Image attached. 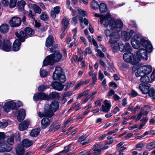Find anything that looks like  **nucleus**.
<instances>
[{
  "label": "nucleus",
  "instance_id": "1",
  "mask_svg": "<svg viewBox=\"0 0 155 155\" xmlns=\"http://www.w3.org/2000/svg\"><path fill=\"white\" fill-rule=\"evenodd\" d=\"M121 37L125 41H128L131 38V44L134 49H138L142 46L146 48L148 52L150 53L152 51L153 47L150 42L141 38L140 35L136 34L132 30H130L129 32L122 31Z\"/></svg>",
  "mask_w": 155,
  "mask_h": 155
},
{
  "label": "nucleus",
  "instance_id": "2",
  "mask_svg": "<svg viewBox=\"0 0 155 155\" xmlns=\"http://www.w3.org/2000/svg\"><path fill=\"white\" fill-rule=\"evenodd\" d=\"M101 23L106 28L109 25L111 29L117 31H121L123 27V23L121 20H118L115 21L110 17H102L101 18Z\"/></svg>",
  "mask_w": 155,
  "mask_h": 155
},
{
  "label": "nucleus",
  "instance_id": "3",
  "mask_svg": "<svg viewBox=\"0 0 155 155\" xmlns=\"http://www.w3.org/2000/svg\"><path fill=\"white\" fill-rule=\"evenodd\" d=\"M62 57V55L59 52H55L54 54L47 56L43 61V65H52L54 63L59 62Z\"/></svg>",
  "mask_w": 155,
  "mask_h": 155
},
{
  "label": "nucleus",
  "instance_id": "4",
  "mask_svg": "<svg viewBox=\"0 0 155 155\" xmlns=\"http://www.w3.org/2000/svg\"><path fill=\"white\" fill-rule=\"evenodd\" d=\"M45 107L48 108V110L49 113L48 115L52 117L54 115V113L59 109V104L57 101H52L50 105L45 104Z\"/></svg>",
  "mask_w": 155,
  "mask_h": 155
},
{
  "label": "nucleus",
  "instance_id": "5",
  "mask_svg": "<svg viewBox=\"0 0 155 155\" xmlns=\"http://www.w3.org/2000/svg\"><path fill=\"white\" fill-rule=\"evenodd\" d=\"M123 58L125 61L130 63L132 65H136L138 63L136 58H135L133 54L131 52L124 54Z\"/></svg>",
  "mask_w": 155,
  "mask_h": 155
},
{
  "label": "nucleus",
  "instance_id": "6",
  "mask_svg": "<svg viewBox=\"0 0 155 155\" xmlns=\"http://www.w3.org/2000/svg\"><path fill=\"white\" fill-rule=\"evenodd\" d=\"M148 57L146 50L143 48L140 49L137 51L135 56L138 63L142 59L144 61L147 60Z\"/></svg>",
  "mask_w": 155,
  "mask_h": 155
},
{
  "label": "nucleus",
  "instance_id": "7",
  "mask_svg": "<svg viewBox=\"0 0 155 155\" xmlns=\"http://www.w3.org/2000/svg\"><path fill=\"white\" fill-rule=\"evenodd\" d=\"M104 33L107 37L109 36L110 39L109 40L110 43H114L118 40L119 36L117 33L113 32L111 33L110 31L108 29H106L104 31Z\"/></svg>",
  "mask_w": 155,
  "mask_h": 155
},
{
  "label": "nucleus",
  "instance_id": "8",
  "mask_svg": "<svg viewBox=\"0 0 155 155\" xmlns=\"http://www.w3.org/2000/svg\"><path fill=\"white\" fill-rule=\"evenodd\" d=\"M16 103L13 101H11L5 103L3 107L5 112H8L11 109H14L16 107Z\"/></svg>",
  "mask_w": 155,
  "mask_h": 155
},
{
  "label": "nucleus",
  "instance_id": "9",
  "mask_svg": "<svg viewBox=\"0 0 155 155\" xmlns=\"http://www.w3.org/2000/svg\"><path fill=\"white\" fill-rule=\"evenodd\" d=\"M104 104L102 105L100 110L104 112L107 113L110 110L112 105L110 101L105 100L103 102Z\"/></svg>",
  "mask_w": 155,
  "mask_h": 155
},
{
  "label": "nucleus",
  "instance_id": "10",
  "mask_svg": "<svg viewBox=\"0 0 155 155\" xmlns=\"http://www.w3.org/2000/svg\"><path fill=\"white\" fill-rule=\"evenodd\" d=\"M1 44V47L0 48L3 51H10L12 49L11 43L9 40H4L2 45Z\"/></svg>",
  "mask_w": 155,
  "mask_h": 155
},
{
  "label": "nucleus",
  "instance_id": "11",
  "mask_svg": "<svg viewBox=\"0 0 155 155\" xmlns=\"http://www.w3.org/2000/svg\"><path fill=\"white\" fill-rule=\"evenodd\" d=\"M21 18L18 17H14L10 21L9 23L12 27H17L21 24Z\"/></svg>",
  "mask_w": 155,
  "mask_h": 155
},
{
  "label": "nucleus",
  "instance_id": "12",
  "mask_svg": "<svg viewBox=\"0 0 155 155\" xmlns=\"http://www.w3.org/2000/svg\"><path fill=\"white\" fill-rule=\"evenodd\" d=\"M12 149L11 147L7 145L5 141L0 142V152H9Z\"/></svg>",
  "mask_w": 155,
  "mask_h": 155
},
{
  "label": "nucleus",
  "instance_id": "13",
  "mask_svg": "<svg viewBox=\"0 0 155 155\" xmlns=\"http://www.w3.org/2000/svg\"><path fill=\"white\" fill-rule=\"evenodd\" d=\"M63 74L62 68L59 66H57L55 68V70L53 75V78L54 80H56L58 78V76Z\"/></svg>",
  "mask_w": 155,
  "mask_h": 155
},
{
  "label": "nucleus",
  "instance_id": "14",
  "mask_svg": "<svg viewBox=\"0 0 155 155\" xmlns=\"http://www.w3.org/2000/svg\"><path fill=\"white\" fill-rule=\"evenodd\" d=\"M48 98V95L43 93H41L38 94H35L33 96V100L37 101L39 100H46Z\"/></svg>",
  "mask_w": 155,
  "mask_h": 155
},
{
  "label": "nucleus",
  "instance_id": "15",
  "mask_svg": "<svg viewBox=\"0 0 155 155\" xmlns=\"http://www.w3.org/2000/svg\"><path fill=\"white\" fill-rule=\"evenodd\" d=\"M51 86L54 89L58 91H62L64 87L62 84L56 81L52 82Z\"/></svg>",
  "mask_w": 155,
  "mask_h": 155
},
{
  "label": "nucleus",
  "instance_id": "16",
  "mask_svg": "<svg viewBox=\"0 0 155 155\" xmlns=\"http://www.w3.org/2000/svg\"><path fill=\"white\" fill-rule=\"evenodd\" d=\"M51 121L47 117L43 118L41 120V127L43 129L46 128L50 124Z\"/></svg>",
  "mask_w": 155,
  "mask_h": 155
},
{
  "label": "nucleus",
  "instance_id": "17",
  "mask_svg": "<svg viewBox=\"0 0 155 155\" xmlns=\"http://www.w3.org/2000/svg\"><path fill=\"white\" fill-rule=\"evenodd\" d=\"M15 35L19 40L21 42H24L26 37V34L23 31H21L18 33V32H15Z\"/></svg>",
  "mask_w": 155,
  "mask_h": 155
},
{
  "label": "nucleus",
  "instance_id": "18",
  "mask_svg": "<svg viewBox=\"0 0 155 155\" xmlns=\"http://www.w3.org/2000/svg\"><path fill=\"white\" fill-rule=\"evenodd\" d=\"M54 39L51 35H49L47 38L45 42V45L48 47L52 46L54 44Z\"/></svg>",
  "mask_w": 155,
  "mask_h": 155
},
{
  "label": "nucleus",
  "instance_id": "19",
  "mask_svg": "<svg viewBox=\"0 0 155 155\" xmlns=\"http://www.w3.org/2000/svg\"><path fill=\"white\" fill-rule=\"evenodd\" d=\"M150 86V85L149 84H147V85L140 84L139 87L143 94H148L149 91V89Z\"/></svg>",
  "mask_w": 155,
  "mask_h": 155
},
{
  "label": "nucleus",
  "instance_id": "20",
  "mask_svg": "<svg viewBox=\"0 0 155 155\" xmlns=\"http://www.w3.org/2000/svg\"><path fill=\"white\" fill-rule=\"evenodd\" d=\"M140 68L145 74H150L152 71V67L150 65H145L141 66Z\"/></svg>",
  "mask_w": 155,
  "mask_h": 155
},
{
  "label": "nucleus",
  "instance_id": "21",
  "mask_svg": "<svg viewBox=\"0 0 155 155\" xmlns=\"http://www.w3.org/2000/svg\"><path fill=\"white\" fill-rule=\"evenodd\" d=\"M21 45L20 41L18 39H16L14 41L12 47V50L14 51H17L20 48Z\"/></svg>",
  "mask_w": 155,
  "mask_h": 155
},
{
  "label": "nucleus",
  "instance_id": "22",
  "mask_svg": "<svg viewBox=\"0 0 155 155\" xmlns=\"http://www.w3.org/2000/svg\"><path fill=\"white\" fill-rule=\"evenodd\" d=\"M25 115V110L23 109H21L19 112L17 117L18 121L19 122L21 121L24 119Z\"/></svg>",
  "mask_w": 155,
  "mask_h": 155
},
{
  "label": "nucleus",
  "instance_id": "23",
  "mask_svg": "<svg viewBox=\"0 0 155 155\" xmlns=\"http://www.w3.org/2000/svg\"><path fill=\"white\" fill-rule=\"evenodd\" d=\"M48 108L47 107H44V112L43 113L41 112H39L38 113V115L39 117L42 118L45 117H47L49 118L51 117V116H50L48 114L49 113H48Z\"/></svg>",
  "mask_w": 155,
  "mask_h": 155
},
{
  "label": "nucleus",
  "instance_id": "24",
  "mask_svg": "<svg viewBox=\"0 0 155 155\" xmlns=\"http://www.w3.org/2000/svg\"><path fill=\"white\" fill-rule=\"evenodd\" d=\"M29 6L30 8H32L34 12L38 14H40L41 13V10L40 7L36 4H29Z\"/></svg>",
  "mask_w": 155,
  "mask_h": 155
},
{
  "label": "nucleus",
  "instance_id": "25",
  "mask_svg": "<svg viewBox=\"0 0 155 155\" xmlns=\"http://www.w3.org/2000/svg\"><path fill=\"white\" fill-rule=\"evenodd\" d=\"M60 12V7L59 6H56L54 8L53 10L51 12V17L54 19L56 17V14H58Z\"/></svg>",
  "mask_w": 155,
  "mask_h": 155
},
{
  "label": "nucleus",
  "instance_id": "26",
  "mask_svg": "<svg viewBox=\"0 0 155 155\" xmlns=\"http://www.w3.org/2000/svg\"><path fill=\"white\" fill-rule=\"evenodd\" d=\"M33 142L32 141L27 139L23 140L22 142V146L23 147H28L31 145Z\"/></svg>",
  "mask_w": 155,
  "mask_h": 155
},
{
  "label": "nucleus",
  "instance_id": "27",
  "mask_svg": "<svg viewBox=\"0 0 155 155\" xmlns=\"http://www.w3.org/2000/svg\"><path fill=\"white\" fill-rule=\"evenodd\" d=\"M25 152L24 148L22 145H19L16 149V153L17 155H23Z\"/></svg>",
  "mask_w": 155,
  "mask_h": 155
},
{
  "label": "nucleus",
  "instance_id": "28",
  "mask_svg": "<svg viewBox=\"0 0 155 155\" xmlns=\"http://www.w3.org/2000/svg\"><path fill=\"white\" fill-rule=\"evenodd\" d=\"M9 26L6 24H3L0 26V31L2 33H5L7 32Z\"/></svg>",
  "mask_w": 155,
  "mask_h": 155
},
{
  "label": "nucleus",
  "instance_id": "29",
  "mask_svg": "<svg viewBox=\"0 0 155 155\" xmlns=\"http://www.w3.org/2000/svg\"><path fill=\"white\" fill-rule=\"evenodd\" d=\"M69 20L66 17H64L62 20V24L64 25V27L62 28V30H64V31L67 28L69 25Z\"/></svg>",
  "mask_w": 155,
  "mask_h": 155
},
{
  "label": "nucleus",
  "instance_id": "30",
  "mask_svg": "<svg viewBox=\"0 0 155 155\" xmlns=\"http://www.w3.org/2000/svg\"><path fill=\"white\" fill-rule=\"evenodd\" d=\"M25 31L27 37V36H31L34 34V31L31 28H25Z\"/></svg>",
  "mask_w": 155,
  "mask_h": 155
},
{
  "label": "nucleus",
  "instance_id": "31",
  "mask_svg": "<svg viewBox=\"0 0 155 155\" xmlns=\"http://www.w3.org/2000/svg\"><path fill=\"white\" fill-rule=\"evenodd\" d=\"M26 2L23 0L19 1L17 3L18 7L22 11L24 10V6Z\"/></svg>",
  "mask_w": 155,
  "mask_h": 155
},
{
  "label": "nucleus",
  "instance_id": "32",
  "mask_svg": "<svg viewBox=\"0 0 155 155\" xmlns=\"http://www.w3.org/2000/svg\"><path fill=\"white\" fill-rule=\"evenodd\" d=\"M40 131V130L39 128H37L33 130L30 134L31 136L33 137H36Z\"/></svg>",
  "mask_w": 155,
  "mask_h": 155
},
{
  "label": "nucleus",
  "instance_id": "33",
  "mask_svg": "<svg viewBox=\"0 0 155 155\" xmlns=\"http://www.w3.org/2000/svg\"><path fill=\"white\" fill-rule=\"evenodd\" d=\"M58 80L60 82L64 83L66 81V78L65 75L64 74H61L59 76H58V78H57L56 80Z\"/></svg>",
  "mask_w": 155,
  "mask_h": 155
},
{
  "label": "nucleus",
  "instance_id": "34",
  "mask_svg": "<svg viewBox=\"0 0 155 155\" xmlns=\"http://www.w3.org/2000/svg\"><path fill=\"white\" fill-rule=\"evenodd\" d=\"M117 41L114 43H110L112 44L111 47L113 50V51L115 52H116L118 51V44L117 43Z\"/></svg>",
  "mask_w": 155,
  "mask_h": 155
},
{
  "label": "nucleus",
  "instance_id": "35",
  "mask_svg": "<svg viewBox=\"0 0 155 155\" xmlns=\"http://www.w3.org/2000/svg\"><path fill=\"white\" fill-rule=\"evenodd\" d=\"M100 12L101 13L104 12L107 10V8L106 5L104 3H101L99 6Z\"/></svg>",
  "mask_w": 155,
  "mask_h": 155
},
{
  "label": "nucleus",
  "instance_id": "36",
  "mask_svg": "<svg viewBox=\"0 0 155 155\" xmlns=\"http://www.w3.org/2000/svg\"><path fill=\"white\" fill-rule=\"evenodd\" d=\"M59 97V94L56 92H52L49 94V97L51 99H58Z\"/></svg>",
  "mask_w": 155,
  "mask_h": 155
},
{
  "label": "nucleus",
  "instance_id": "37",
  "mask_svg": "<svg viewBox=\"0 0 155 155\" xmlns=\"http://www.w3.org/2000/svg\"><path fill=\"white\" fill-rule=\"evenodd\" d=\"M144 73L143 72L141 69L140 67L138 70L135 73V75L137 77H143L144 75Z\"/></svg>",
  "mask_w": 155,
  "mask_h": 155
},
{
  "label": "nucleus",
  "instance_id": "38",
  "mask_svg": "<svg viewBox=\"0 0 155 155\" xmlns=\"http://www.w3.org/2000/svg\"><path fill=\"white\" fill-rule=\"evenodd\" d=\"M148 149L152 150L155 148V141H153L149 143L146 146Z\"/></svg>",
  "mask_w": 155,
  "mask_h": 155
},
{
  "label": "nucleus",
  "instance_id": "39",
  "mask_svg": "<svg viewBox=\"0 0 155 155\" xmlns=\"http://www.w3.org/2000/svg\"><path fill=\"white\" fill-rule=\"evenodd\" d=\"M91 8L94 9H96L99 6L97 2L95 0H93L91 3Z\"/></svg>",
  "mask_w": 155,
  "mask_h": 155
},
{
  "label": "nucleus",
  "instance_id": "40",
  "mask_svg": "<svg viewBox=\"0 0 155 155\" xmlns=\"http://www.w3.org/2000/svg\"><path fill=\"white\" fill-rule=\"evenodd\" d=\"M140 80L142 82H147L150 81V78L147 76L144 75L141 78Z\"/></svg>",
  "mask_w": 155,
  "mask_h": 155
},
{
  "label": "nucleus",
  "instance_id": "41",
  "mask_svg": "<svg viewBox=\"0 0 155 155\" xmlns=\"http://www.w3.org/2000/svg\"><path fill=\"white\" fill-rule=\"evenodd\" d=\"M40 19L43 21H46L48 18V15L45 12H42L40 16Z\"/></svg>",
  "mask_w": 155,
  "mask_h": 155
},
{
  "label": "nucleus",
  "instance_id": "42",
  "mask_svg": "<svg viewBox=\"0 0 155 155\" xmlns=\"http://www.w3.org/2000/svg\"><path fill=\"white\" fill-rule=\"evenodd\" d=\"M149 96H153L154 99H155V91L153 88H151L150 89H149V91L148 93Z\"/></svg>",
  "mask_w": 155,
  "mask_h": 155
},
{
  "label": "nucleus",
  "instance_id": "43",
  "mask_svg": "<svg viewBox=\"0 0 155 155\" xmlns=\"http://www.w3.org/2000/svg\"><path fill=\"white\" fill-rule=\"evenodd\" d=\"M7 142L10 145H13L14 143V137L13 135H11V136L8 139Z\"/></svg>",
  "mask_w": 155,
  "mask_h": 155
},
{
  "label": "nucleus",
  "instance_id": "44",
  "mask_svg": "<svg viewBox=\"0 0 155 155\" xmlns=\"http://www.w3.org/2000/svg\"><path fill=\"white\" fill-rule=\"evenodd\" d=\"M132 48L130 45L128 43H126L124 45V51H131Z\"/></svg>",
  "mask_w": 155,
  "mask_h": 155
},
{
  "label": "nucleus",
  "instance_id": "45",
  "mask_svg": "<svg viewBox=\"0 0 155 155\" xmlns=\"http://www.w3.org/2000/svg\"><path fill=\"white\" fill-rule=\"evenodd\" d=\"M87 137V136L86 135H81L78 138V142H79L81 144L86 139Z\"/></svg>",
  "mask_w": 155,
  "mask_h": 155
},
{
  "label": "nucleus",
  "instance_id": "46",
  "mask_svg": "<svg viewBox=\"0 0 155 155\" xmlns=\"http://www.w3.org/2000/svg\"><path fill=\"white\" fill-rule=\"evenodd\" d=\"M49 88V86L46 85H42L39 86L38 88L39 91H43Z\"/></svg>",
  "mask_w": 155,
  "mask_h": 155
},
{
  "label": "nucleus",
  "instance_id": "47",
  "mask_svg": "<svg viewBox=\"0 0 155 155\" xmlns=\"http://www.w3.org/2000/svg\"><path fill=\"white\" fill-rule=\"evenodd\" d=\"M40 74L41 77H45L47 75V71L43 69H41L40 71Z\"/></svg>",
  "mask_w": 155,
  "mask_h": 155
},
{
  "label": "nucleus",
  "instance_id": "48",
  "mask_svg": "<svg viewBox=\"0 0 155 155\" xmlns=\"http://www.w3.org/2000/svg\"><path fill=\"white\" fill-rule=\"evenodd\" d=\"M85 56H86L87 54H91L92 53V51L90 48H87L85 50L82 52Z\"/></svg>",
  "mask_w": 155,
  "mask_h": 155
},
{
  "label": "nucleus",
  "instance_id": "49",
  "mask_svg": "<svg viewBox=\"0 0 155 155\" xmlns=\"http://www.w3.org/2000/svg\"><path fill=\"white\" fill-rule=\"evenodd\" d=\"M17 2V0H10L9 6L10 8H14L15 7Z\"/></svg>",
  "mask_w": 155,
  "mask_h": 155
},
{
  "label": "nucleus",
  "instance_id": "50",
  "mask_svg": "<svg viewBox=\"0 0 155 155\" xmlns=\"http://www.w3.org/2000/svg\"><path fill=\"white\" fill-rule=\"evenodd\" d=\"M118 47L119 50L120 51H124V45H123L122 42H120L119 43Z\"/></svg>",
  "mask_w": 155,
  "mask_h": 155
},
{
  "label": "nucleus",
  "instance_id": "51",
  "mask_svg": "<svg viewBox=\"0 0 155 155\" xmlns=\"http://www.w3.org/2000/svg\"><path fill=\"white\" fill-rule=\"evenodd\" d=\"M78 16H76L72 18V24L74 25H75L77 24L78 21Z\"/></svg>",
  "mask_w": 155,
  "mask_h": 155
},
{
  "label": "nucleus",
  "instance_id": "52",
  "mask_svg": "<svg viewBox=\"0 0 155 155\" xmlns=\"http://www.w3.org/2000/svg\"><path fill=\"white\" fill-rule=\"evenodd\" d=\"M27 129V127H25V126L21 123L18 126V129L20 131H23Z\"/></svg>",
  "mask_w": 155,
  "mask_h": 155
},
{
  "label": "nucleus",
  "instance_id": "53",
  "mask_svg": "<svg viewBox=\"0 0 155 155\" xmlns=\"http://www.w3.org/2000/svg\"><path fill=\"white\" fill-rule=\"evenodd\" d=\"M27 129V127H25V126L21 123L18 126V129L20 131H23Z\"/></svg>",
  "mask_w": 155,
  "mask_h": 155
},
{
  "label": "nucleus",
  "instance_id": "54",
  "mask_svg": "<svg viewBox=\"0 0 155 155\" xmlns=\"http://www.w3.org/2000/svg\"><path fill=\"white\" fill-rule=\"evenodd\" d=\"M78 11L79 14L82 15L84 17L87 15V13L86 12L84 11H83L80 9H78Z\"/></svg>",
  "mask_w": 155,
  "mask_h": 155
},
{
  "label": "nucleus",
  "instance_id": "55",
  "mask_svg": "<svg viewBox=\"0 0 155 155\" xmlns=\"http://www.w3.org/2000/svg\"><path fill=\"white\" fill-rule=\"evenodd\" d=\"M101 150H101V148L100 149H97L96 148H95L94 149V154L95 155L100 154L101 153Z\"/></svg>",
  "mask_w": 155,
  "mask_h": 155
},
{
  "label": "nucleus",
  "instance_id": "56",
  "mask_svg": "<svg viewBox=\"0 0 155 155\" xmlns=\"http://www.w3.org/2000/svg\"><path fill=\"white\" fill-rule=\"evenodd\" d=\"M72 94V92L71 91H68L67 92L64 93L63 94V97H66L68 96H70Z\"/></svg>",
  "mask_w": 155,
  "mask_h": 155
},
{
  "label": "nucleus",
  "instance_id": "57",
  "mask_svg": "<svg viewBox=\"0 0 155 155\" xmlns=\"http://www.w3.org/2000/svg\"><path fill=\"white\" fill-rule=\"evenodd\" d=\"M30 121L28 120H26L23 121L21 123L25 126V127H27V128L28 127V126L30 124Z\"/></svg>",
  "mask_w": 155,
  "mask_h": 155
},
{
  "label": "nucleus",
  "instance_id": "58",
  "mask_svg": "<svg viewBox=\"0 0 155 155\" xmlns=\"http://www.w3.org/2000/svg\"><path fill=\"white\" fill-rule=\"evenodd\" d=\"M110 146L109 144L108 143V142H107L105 143V145L103 146H101V150H103L108 148Z\"/></svg>",
  "mask_w": 155,
  "mask_h": 155
},
{
  "label": "nucleus",
  "instance_id": "59",
  "mask_svg": "<svg viewBox=\"0 0 155 155\" xmlns=\"http://www.w3.org/2000/svg\"><path fill=\"white\" fill-rule=\"evenodd\" d=\"M137 93L133 90H131V92L130 94V95L133 97L137 96Z\"/></svg>",
  "mask_w": 155,
  "mask_h": 155
},
{
  "label": "nucleus",
  "instance_id": "60",
  "mask_svg": "<svg viewBox=\"0 0 155 155\" xmlns=\"http://www.w3.org/2000/svg\"><path fill=\"white\" fill-rule=\"evenodd\" d=\"M92 137H89L87 141L83 142L81 143V144L82 145H85L86 144H88L91 142V140H92Z\"/></svg>",
  "mask_w": 155,
  "mask_h": 155
},
{
  "label": "nucleus",
  "instance_id": "61",
  "mask_svg": "<svg viewBox=\"0 0 155 155\" xmlns=\"http://www.w3.org/2000/svg\"><path fill=\"white\" fill-rule=\"evenodd\" d=\"M77 28H76L73 30V32L74 33L73 38L74 40L77 39Z\"/></svg>",
  "mask_w": 155,
  "mask_h": 155
},
{
  "label": "nucleus",
  "instance_id": "62",
  "mask_svg": "<svg viewBox=\"0 0 155 155\" xmlns=\"http://www.w3.org/2000/svg\"><path fill=\"white\" fill-rule=\"evenodd\" d=\"M96 51L97 52L99 56L100 57L103 58L104 56V54L100 50L97 49Z\"/></svg>",
  "mask_w": 155,
  "mask_h": 155
},
{
  "label": "nucleus",
  "instance_id": "63",
  "mask_svg": "<svg viewBox=\"0 0 155 155\" xmlns=\"http://www.w3.org/2000/svg\"><path fill=\"white\" fill-rule=\"evenodd\" d=\"M98 77L99 79L101 80H102L104 77L103 73L101 70H100L99 71Z\"/></svg>",
  "mask_w": 155,
  "mask_h": 155
},
{
  "label": "nucleus",
  "instance_id": "64",
  "mask_svg": "<svg viewBox=\"0 0 155 155\" xmlns=\"http://www.w3.org/2000/svg\"><path fill=\"white\" fill-rule=\"evenodd\" d=\"M119 111L120 108L117 106H116L111 112L113 114H115L118 112Z\"/></svg>",
  "mask_w": 155,
  "mask_h": 155
}]
</instances>
